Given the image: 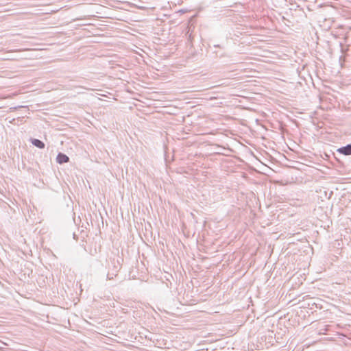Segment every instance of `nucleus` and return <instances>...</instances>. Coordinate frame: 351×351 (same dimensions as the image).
<instances>
[{
	"label": "nucleus",
	"instance_id": "obj_6",
	"mask_svg": "<svg viewBox=\"0 0 351 351\" xmlns=\"http://www.w3.org/2000/svg\"><path fill=\"white\" fill-rule=\"evenodd\" d=\"M324 156H325L326 158H329V155H328V154H326V155H324Z\"/></svg>",
	"mask_w": 351,
	"mask_h": 351
},
{
	"label": "nucleus",
	"instance_id": "obj_3",
	"mask_svg": "<svg viewBox=\"0 0 351 351\" xmlns=\"http://www.w3.org/2000/svg\"><path fill=\"white\" fill-rule=\"evenodd\" d=\"M32 143L34 145L39 148H44L45 147L44 143L38 139H32Z\"/></svg>",
	"mask_w": 351,
	"mask_h": 351
},
{
	"label": "nucleus",
	"instance_id": "obj_7",
	"mask_svg": "<svg viewBox=\"0 0 351 351\" xmlns=\"http://www.w3.org/2000/svg\"><path fill=\"white\" fill-rule=\"evenodd\" d=\"M107 278H108V279H110V278L109 277V274H108V275H107Z\"/></svg>",
	"mask_w": 351,
	"mask_h": 351
},
{
	"label": "nucleus",
	"instance_id": "obj_4",
	"mask_svg": "<svg viewBox=\"0 0 351 351\" xmlns=\"http://www.w3.org/2000/svg\"><path fill=\"white\" fill-rule=\"evenodd\" d=\"M165 160L166 161L169 160V156H171V160H173V155H165Z\"/></svg>",
	"mask_w": 351,
	"mask_h": 351
},
{
	"label": "nucleus",
	"instance_id": "obj_1",
	"mask_svg": "<svg viewBox=\"0 0 351 351\" xmlns=\"http://www.w3.org/2000/svg\"><path fill=\"white\" fill-rule=\"evenodd\" d=\"M56 160L58 163L62 164L69 161L67 155H57Z\"/></svg>",
	"mask_w": 351,
	"mask_h": 351
},
{
	"label": "nucleus",
	"instance_id": "obj_5",
	"mask_svg": "<svg viewBox=\"0 0 351 351\" xmlns=\"http://www.w3.org/2000/svg\"><path fill=\"white\" fill-rule=\"evenodd\" d=\"M283 159H286L287 160V158H286V155L285 154H282V155H279Z\"/></svg>",
	"mask_w": 351,
	"mask_h": 351
},
{
	"label": "nucleus",
	"instance_id": "obj_2",
	"mask_svg": "<svg viewBox=\"0 0 351 351\" xmlns=\"http://www.w3.org/2000/svg\"><path fill=\"white\" fill-rule=\"evenodd\" d=\"M341 154H351V144L338 149Z\"/></svg>",
	"mask_w": 351,
	"mask_h": 351
}]
</instances>
